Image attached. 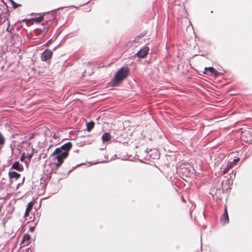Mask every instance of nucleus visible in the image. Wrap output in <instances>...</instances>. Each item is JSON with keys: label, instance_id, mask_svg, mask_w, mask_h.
<instances>
[{"label": "nucleus", "instance_id": "bb28decb", "mask_svg": "<svg viewBox=\"0 0 252 252\" xmlns=\"http://www.w3.org/2000/svg\"><path fill=\"white\" fill-rule=\"evenodd\" d=\"M182 200H183V201H185V200H184V198H182Z\"/></svg>", "mask_w": 252, "mask_h": 252}, {"label": "nucleus", "instance_id": "b1692460", "mask_svg": "<svg viewBox=\"0 0 252 252\" xmlns=\"http://www.w3.org/2000/svg\"><path fill=\"white\" fill-rule=\"evenodd\" d=\"M222 172L223 174H225L228 172V169H224Z\"/></svg>", "mask_w": 252, "mask_h": 252}, {"label": "nucleus", "instance_id": "a211bd4d", "mask_svg": "<svg viewBox=\"0 0 252 252\" xmlns=\"http://www.w3.org/2000/svg\"><path fill=\"white\" fill-rule=\"evenodd\" d=\"M24 180H25V177L23 178V180H22V182L21 183H19L17 186V188L16 189H17L20 186H21V185H22L23 184V182L24 181Z\"/></svg>", "mask_w": 252, "mask_h": 252}, {"label": "nucleus", "instance_id": "5701e85b", "mask_svg": "<svg viewBox=\"0 0 252 252\" xmlns=\"http://www.w3.org/2000/svg\"><path fill=\"white\" fill-rule=\"evenodd\" d=\"M240 158H237L233 159V161L234 162H236L239 160Z\"/></svg>", "mask_w": 252, "mask_h": 252}, {"label": "nucleus", "instance_id": "1a4fd4ad", "mask_svg": "<svg viewBox=\"0 0 252 252\" xmlns=\"http://www.w3.org/2000/svg\"><path fill=\"white\" fill-rule=\"evenodd\" d=\"M111 138V135L109 132H104L102 135L101 139L104 142H108Z\"/></svg>", "mask_w": 252, "mask_h": 252}, {"label": "nucleus", "instance_id": "20e7f679", "mask_svg": "<svg viewBox=\"0 0 252 252\" xmlns=\"http://www.w3.org/2000/svg\"><path fill=\"white\" fill-rule=\"evenodd\" d=\"M149 50L148 47L144 46L136 53V55L139 58H144L148 54Z\"/></svg>", "mask_w": 252, "mask_h": 252}, {"label": "nucleus", "instance_id": "2eb2a0df", "mask_svg": "<svg viewBox=\"0 0 252 252\" xmlns=\"http://www.w3.org/2000/svg\"><path fill=\"white\" fill-rule=\"evenodd\" d=\"M30 238H31V236L30 235L28 234V233H26L24 235L23 237V241H29L30 240Z\"/></svg>", "mask_w": 252, "mask_h": 252}, {"label": "nucleus", "instance_id": "6e6552de", "mask_svg": "<svg viewBox=\"0 0 252 252\" xmlns=\"http://www.w3.org/2000/svg\"><path fill=\"white\" fill-rule=\"evenodd\" d=\"M33 205V203L32 202H30L27 206V208L25 211V217L26 218L27 216H29L30 212L31 211V210L32 208Z\"/></svg>", "mask_w": 252, "mask_h": 252}, {"label": "nucleus", "instance_id": "9d476101", "mask_svg": "<svg viewBox=\"0 0 252 252\" xmlns=\"http://www.w3.org/2000/svg\"><path fill=\"white\" fill-rule=\"evenodd\" d=\"M72 147V143L70 142H68L62 146H61V147L58 148L59 149V150H70Z\"/></svg>", "mask_w": 252, "mask_h": 252}, {"label": "nucleus", "instance_id": "dca6fc26", "mask_svg": "<svg viewBox=\"0 0 252 252\" xmlns=\"http://www.w3.org/2000/svg\"><path fill=\"white\" fill-rule=\"evenodd\" d=\"M10 2L14 8H16L21 6V4L17 3L13 0H10Z\"/></svg>", "mask_w": 252, "mask_h": 252}, {"label": "nucleus", "instance_id": "7ed1b4c3", "mask_svg": "<svg viewBox=\"0 0 252 252\" xmlns=\"http://www.w3.org/2000/svg\"><path fill=\"white\" fill-rule=\"evenodd\" d=\"M53 55L52 51L50 49H46L42 54L41 56V60L42 61L46 62L49 60Z\"/></svg>", "mask_w": 252, "mask_h": 252}, {"label": "nucleus", "instance_id": "a878e982", "mask_svg": "<svg viewBox=\"0 0 252 252\" xmlns=\"http://www.w3.org/2000/svg\"><path fill=\"white\" fill-rule=\"evenodd\" d=\"M24 242H25V241H23V239H22V240L20 242V245L22 246L23 245V244H24Z\"/></svg>", "mask_w": 252, "mask_h": 252}, {"label": "nucleus", "instance_id": "f8f14e48", "mask_svg": "<svg viewBox=\"0 0 252 252\" xmlns=\"http://www.w3.org/2000/svg\"><path fill=\"white\" fill-rule=\"evenodd\" d=\"M5 142V138L3 135L0 132V150L2 148Z\"/></svg>", "mask_w": 252, "mask_h": 252}, {"label": "nucleus", "instance_id": "9b49d317", "mask_svg": "<svg viewBox=\"0 0 252 252\" xmlns=\"http://www.w3.org/2000/svg\"><path fill=\"white\" fill-rule=\"evenodd\" d=\"M8 175L10 178L18 179L20 177V174L15 171H9Z\"/></svg>", "mask_w": 252, "mask_h": 252}, {"label": "nucleus", "instance_id": "4be33fe9", "mask_svg": "<svg viewBox=\"0 0 252 252\" xmlns=\"http://www.w3.org/2000/svg\"><path fill=\"white\" fill-rule=\"evenodd\" d=\"M34 229H35V228H34V227H33V226L30 227V231L31 232H33V231H34Z\"/></svg>", "mask_w": 252, "mask_h": 252}, {"label": "nucleus", "instance_id": "412c9836", "mask_svg": "<svg viewBox=\"0 0 252 252\" xmlns=\"http://www.w3.org/2000/svg\"><path fill=\"white\" fill-rule=\"evenodd\" d=\"M25 158H26V157L25 156L24 154H23L22 156H21V158H20V160L22 161H24V160Z\"/></svg>", "mask_w": 252, "mask_h": 252}, {"label": "nucleus", "instance_id": "423d86ee", "mask_svg": "<svg viewBox=\"0 0 252 252\" xmlns=\"http://www.w3.org/2000/svg\"><path fill=\"white\" fill-rule=\"evenodd\" d=\"M205 73L209 75L210 74L209 73H210V74H213L215 76H218V75L219 74V72L216 71V69L213 67H205Z\"/></svg>", "mask_w": 252, "mask_h": 252}, {"label": "nucleus", "instance_id": "0eeeda50", "mask_svg": "<svg viewBox=\"0 0 252 252\" xmlns=\"http://www.w3.org/2000/svg\"><path fill=\"white\" fill-rule=\"evenodd\" d=\"M11 168L19 171H21L23 170V166L18 161L15 162L12 165Z\"/></svg>", "mask_w": 252, "mask_h": 252}, {"label": "nucleus", "instance_id": "f3484780", "mask_svg": "<svg viewBox=\"0 0 252 252\" xmlns=\"http://www.w3.org/2000/svg\"><path fill=\"white\" fill-rule=\"evenodd\" d=\"M33 156V153H31L30 154H29L28 153V158L29 160H30L31 159V158Z\"/></svg>", "mask_w": 252, "mask_h": 252}, {"label": "nucleus", "instance_id": "ddd939ff", "mask_svg": "<svg viewBox=\"0 0 252 252\" xmlns=\"http://www.w3.org/2000/svg\"><path fill=\"white\" fill-rule=\"evenodd\" d=\"M94 122H90L89 123H86L87 126V130L88 131H90L94 128Z\"/></svg>", "mask_w": 252, "mask_h": 252}, {"label": "nucleus", "instance_id": "4468645a", "mask_svg": "<svg viewBox=\"0 0 252 252\" xmlns=\"http://www.w3.org/2000/svg\"><path fill=\"white\" fill-rule=\"evenodd\" d=\"M33 20L36 23H39L42 21L43 20V16H39L37 17H35L33 19Z\"/></svg>", "mask_w": 252, "mask_h": 252}, {"label": "nucleus", "instance_id": "f257e3e1", "mask_svg": "<svg viewBox=\"0 0 252 252\" xmlns=\"http://www.w3.org/2000/svg\"><path fill=\"white\" fill-rule=\"evenodd\" d=\"M69 150L66 149L59 150V148H57L53 152L52 155L55 156L57 159V162L56 163L57 168L61 166L63 160L68 157Z\"/></svg>", "mask_w": 252, "mask_h": 252}, {"label": "nucleus", "instance_id": "aec40b11", "mask_svg": "<svg viewBox=\"0 0 252 252\" xmlns=\"http://www.w3.org/2000/svg\"><path fill=\"white\" fill-rule=\"evenodd\" d=\"M141 36H137V37H135V38L134 39L133 41L134 42H138V40L139 38H140Z\"/></svg>", "mask_w": 252, "mask_h": 252}, {"label": "nucleus", "instance_id": "39448f33", "mask_svg": "<svg viewBox=\"0 0 252 252\" xmlns=\"http://www.w3.org/2000/svg\"><path fill=\"white\" fill-rule=\"evenodd\" d=\"M229 222V218L227 212L226 207H225L224 213L221 217L220 222L222 224L228 223Z\"/></svg>", "mask_w": 252, "mask_h": 252}, {"label": "nucleus", "instance_id": "6ab92c4d", "mask_svg": "<svg viewBox=\"0 0 252 252\" xmlns=\"http://www.w3.org/2000/svg\"><path fill=\"white\" fill-rule=\"evenodd\" d=\"M41 31L43 32H46L48 31V29L45 27H43V29H40Z\"/></svg>", "mask_w": 252, "mask_h": 252}, {"label": "nucleus", "instance_id": "393cba45", "mask_svg": "<svg viewBox=\"0 0 252 252\" xmlns=\"http://www.w3.org/2000/svg\"><path fill=\"white\" fill-rule=\"evenodd\" d=\"M51 41V39L49 40L46 44L45 45L47 46L48 44H49L50 42Z\"/></svg>", "mask_w": 252, "mask_h": 252}, {"label": "nucleus", "instance_id": "f03ea898", "mask_svg": "<svg viewBox=\"0 0 252 252\" xmlns=\"http://www.w3.org/2000/svg\"><path fill=\"white\" fill-rule=\"evenodd\" d=\"M128 68L127 67H123L119 69L115 74L114 83H118L122 81L128 74Z\"/></svg>", "mask_w": 252, "mask_h": 252}]
</instances>
